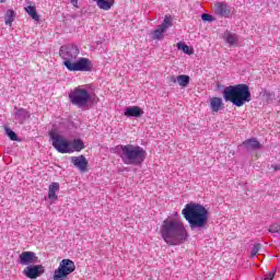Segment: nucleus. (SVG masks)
<instances>
[{
	"label": "nucleus",
	"mask_w": 280,
	"mask_h": 280,
	"mask_svg": "<svg viewBox=\"0 0 280 280\" xmlns=\"http://www.w3.org/2000/svg\"><path fill=\"white\" fill-rule=\"evenodd\" d=\"M162 240L168 246H180L184 242H187L189 235L185 223L178 219L167 218L162 222L160 228Z\"/></svg>",
	"instance_id": "f257e3e1"
},
{
	"label": "nucleus",
	"mask_w": 280,
	"mask_h": 280,
	"mask_svg": "<svg viewBox=\"0 0 280 280\" xmlns=\"http://www.w3.org/2000/svg\"><path fill=\"white\" fill-rule=\"evenodd\" d=\"M59 56L68 71H91L93 69V63L88 58L81 57L78 59L80 49L73 44L61 46Z\"/></svg>",
	"instance_id": "f03ea898"
},
{
	"label": "nucleus",
	"mask_w": 280,
	"mask_h": 280,
	"mask_svg": "<svg viewBox=\"0 0 280 280\" xmlns=\"http://www.w3.org/2000/svg\"><path fill=\"white\" fill-rule=\"evenodd\" d=\"M182 215L188 222L191 231H196V229L202 231L209 224V210L200 203H187L182 210Z\"/></svg>",
	"instance_id": "7ed1b4c3"
},
{
	"label": "nucleus",
	"mask_w": 280,
	"mask_h": 280,
	"mask_svg": "<svg viewBox=\"0 0 280 280\" xmlns=\"http://www.w3.org/2000/svg\"><path fill=\"white\" fill-rule=\"evenodd\" d=\"M125 165H141L145 161L147 153L143 148L135 144H119L114 148Z\"/></svg>",
	"instance_id": "20e7f679"
},
{
	"label": "nucleus",
	"mask_w": 280,
	"mask_h": 280,
	"mask_svg": "<svg viewBox=\"0 0 280 280\" xmlns=\"http://www.w3.org/2000/svg\"><path fill=\"white\" fill-rule=\"evenodd\" d=\"M223 98L225 102H231L234 106H237V108L253 100L250 88L244 83L224 88Z\"/></svg>",
	"instance_id": "39448f33"
},
{
	"label": "nucleus",
	"mask_w": 280,
	"mask_h": 280,
	"mask_svg": "<svg viewBox=\"0 0 280 280\" xmlns=\"http://www.w3.org/2000/svg\"><path fill=\"white\" fill-rule=\"evenodd\" d=\"M49 137L52 141V147L60 154H73V152H82L84 142L80 139H74L72 142L62 137L57 131L51 130Z\"/></svg>",
	"instance_id": "423d86ee"
},
{
	"label": "nucleus",
	"mask_w": 280,
	"mask_h": 280,
	"mask_svg": "<svg viewBox=\"0 0 280 280\" xmlns=\"http://www.w3.org/2000/svg\"><path fill=\"white\" fill-rule=\"evenodd\" d=\"M69 100L73 106L84 108L91 102V93L84 88H75L69 93Z\"/></svg>",
	"instance_id": "0eeeda50"
},
{
	"label": "nucleus",
	"mask_w": 280,
	"mask_h": 280,
	"mask_svg": "<svg viewBox=\"0 0 280 280\" xmlns=\"http://www.w3.org/2000/svg\"><path fill=\"white\" fill-rule=\"evenodd\" d=\"M72 272H75V262L71 259H62L54 271L52 280H67Z\"/></svg>",
	"instance_id": "6e6552de"
},
{
	"label": "nucleus",
	"mask_w": 280,
	"mask_h": 280,
	"mask_svg": "<svg viewBox=\"0 0 280 280\" xmlns=\"http://www.w3.org/2000/svg\"><path fill=\"white\" fill-rule=\"evenodd\" d=\"M170 27H172V18L165 15L163 23L159 25L158 28L151 33L152 39L163 40V38H165L164 32H167Z\"/></svg>",
	"instance_id": "1a4fd4ad"
},
{
	"label": "nucleus",
	"mask_w": 280,
	"mask_h": 280,
	"mask_svg": "<svg viewBox=\"0 0 280 280\" xmlns=\"http://www.w3.org/2000/svg\"><path fill=\"white\" fill-rule=\"evenodd\" d=\"M214 14L223 19H231L233 16V8L225 1L217 2L214 4Z\"/></svg>",
	"instance_id": "9d476101"
},
{
	"label": "nucleus",
	"mask_w": 280,
	"mask_h": 280,
	"mask_svg": "<svg viewBox=\"0 0 280 280\" xmlns=\"http://www.w3.org/2000/svg\"><path fill=\"white\" fill-rule=\"evenodd\" d=\"M23 275L27 277V279H38L42 275H45V267L42 265H31L27 266L23 270Z\"/></svg>",
	"instance_id": "9b49d317"
},
{
	"label": "nucleus",
	"mask_w": 280,
	"mask_h": 280,
	"mask_svg": "<svg viewBox=\"0 0 280 280\" xmlns=\"http://www.w3.org/2000/svg\"><path fill=\"white\" fill-rule=\"evenodd\" d=\"M38 261V256L34 252H23L20 254V264L22 266H32V264H36Z\"/></svg>",
	"instance_id": "f8f14e48"
},
{
	"label": "nucleus",
	"mask_w": 280,
	"mask_h": 280,
	"mask_svg": "<svg viewBox=\"0 0 280 280\" xmlns=\"http://www.w3.org/2000/svg\"><path fill=\"white\" fill-rule=\"evenodd\" d=\"M71 163L78 167L79 172H86V167H89V161L84 155L71 156Z\"/></svg>",
	"instance_id": "ddd939ff"
},
{
	"label": "nucleus",
	"mask_w": 280,
	"mask_h": 280,
	"mask_svg": "<svg viewBox=\"0 0 280 280\" xmlns=\"http://www.w3.org/2000/svg\"><path fill=\"white\" fill-rule=\"evenodd\" d=\"M210 108L212 113H220L224 108V102L221 97H212L210 100Z\"/></svg>",
	"instance_id": "4468645a"
},
{
	"label": "nucleus",
	"mask_w": 280,
	"mask_h": 280,
	"mask_svg": "<svg viewBox=\"0 0 280 280\" xmlns=\"http://www.w3.org/2000/svg\"><path fill=\"white\" fill-rule=\"evenodd\" d=\"M14 119L18 121V124H25L26 119H30V112L23 108L16 109Z\"/></svg>",
	"instance_id": "2eb2a0df"
},
{
	"label": "nucleus",
	"mask_w": 280,
	"mask_h": 280,
	"mask_svg": "<svg viewBox=\"0 0 280 280\" xmlns=\"http://www.w3.org/2000/svg\"><path fill=\"white\" fill-rule=\"evenodd\" d=\"M143 109L139 106H129L125 109V117H141Z\"/></svg>",
	"instance_id": "dca6fc26"
},
{
	"label": "nucleus",
	"mask_w": 280,
	"mask_h": 280,
	"mask_svg": "<svg viewBox=\"0 0 280 280\" xmlns=\"http://www.w3.org/2000/svg\"><path fill=\"white\" fill-rule=\"evenodd\" d=\"M243 145L246 150H259L261 148V143H259L255 138L245 140Z\"/></svg>",
	"instance_id": "f3484780"
},
{
	"label": "nucleus",
	"mask_w": 280,
	"mask_h": 280,
	"mask_svg": "<svg viewBox=\"0 0 280 280\" xmlns=\"http://www.w3.org/2000/svg\"><path fill=\"white\" fill-rule=\"evenodd\" d=\"M60 190V184L52 183L48 188V198L49 200H58V196H56V191Z\"/></svg>",
	"instance_id": "a211bd4d"
},
{
	"label": "nucleus",
	"mask_w": 280,
	"mask_h": 280,
	"mask_svg": "<svg viewBox=\"0 0 280 280\" xmlns=\"http://www.w3.org/2000/svg\"><path fill=\"white\" fill-rule=\"evenodd\" d=\"M115 3V0H96V5L101 10L108 11L110 8H113V4Z\"/></svg>",
	"instance_id": "6ab92c4d"
},
{
	"label": "nucleus",
	"mask_w": 280,
	"mask_h": 280,
	"mask_svg": "<svg viewBox=\"0 0 280 280\" xmlns=\"http://www.w3.org/2000/svg\"><path fill=\"white\" fill-rule=\"evenodd\" d=\"M225 40L230 47H233V45H236L237 40H240V37H237V34L226 33Z\"/></svg>",
	"instance_id": "aec40b11"
},
{
	"label": "nucleus",
	"mask_w": 280,
	"mask_h": 280,
	"mask_svg": "<svg viewBox=\"0 0 280 280\" xmlns=\"http://www.w3.org/2000/svg\"><path fill=\"white\" fill-rule=\"evenodd\" d=\"M25 12L28 13V16H31L33 21H40V16L36 13V8L28 5L25 8Z\"/></svg>",
	"instance_id": "412c9836"
},
{
	"label": "nucleus",
	"mask_w": 280,
	"mask_h": 280,
	"mask_svg": "<svg viewBox=\"0 0 280 280\" xmlns=\"http://www.w3.org/2000/svg\"><path fill=\"white\" fill-rule=\"evenodd\" d=\"M177 84H179L184 89H185V86H188L189 85V75H187V74L177 75Z\"/></svg>",
	"instance_id": "4be33fe9"
},
{
	"label": "nucleus",
	"mask_w": 280,
	"mask_h": 280,
	"mask_svg": "<svg viewBox=\"0 0 280 280\" xmlns=\"http://www.w3.org/2000/svg\"><path fill=\"white\" fill-rule=\"evenodd\" d=\"M177 49H180L182 51H184V54H187L188 56H191V54H194V50L185 45L184 43H177Z\"/></svg>",
	"instance_id": "5701e85b"
},
{
	"label": "nucleus",
	"mask_w": 280,
	"mask_h": 280,
	"mask_svg": "<svg viewBox=\"0 0 280 280\" xmlns=\"http://www.w3.org/2000/svg\"><path fill=\"white\" fill-rule=\"evenodd\" d=\"M14 22V12L12 10H8L4 18L5 25H12Z\"/></svg>",
	"instance_id": "b1692460"
},
{
	"label": "nucleus",
	"mask_w": 280,
	"mask_h": 280,
	"mask_svg": "<svg viewBox=\"0 0 280 280\" xmlns=\"http://www.w3.org/2000/svg\"><path fill=\"white\" fill-rule=\"evenodd\" d=\"M5 135H8L9 139H11V141H18L19 137L16 136V132H14L12 129L10 128H5Z\"/></svg>",
	"instance_id": "393cba45"
},
{
	"label": "nucleus",
	"mask_w": 280,
	"mask_h": 280,
	"mask_svg": "<svg viewBox=\"0 0 280 280\" xmlns=\"http://www.w3.org/2000/svg\"><path fill=\"white\" fill-rule=\"evenodd\" d=\"M269 233H273L275 235H280V224L273 223L269 229Z\"/></svg>",
	"instance_id": "a878e982"
},
{
	"label": "nucleus",
	"mask_w": 280,
	"mask_h": 280,
	"mask_svg": "<svg viewBox=\"0 0 280 280\" xmlns=\"http://www.w3.org/2000/svg\"><path fill=\"white\" fill-rule=\"evenodd\" d=\"M259 250H261V244L257 243L252 249L250 257H257V253H259Z\"/></svg>",
	"instance_id": "bb28decb"
},
{
	"label": "nucleus",
	"mask_w": 280,
	"mask_h": 280,
	"mask_svg": "<svg viewBox=\"0 0 280 280\" xmlns=\"http://www.w3.org/2000/svg\"><path fill=\"white\" fill-rule=\"evenodd\" d=\"M201 19H202V21H208V23H211V22L214 21L213 15L208 14V13H203V14L201 15Z\"/></svg>",
	"instance_id": "cd10ccee"
},
{
	"label": "nucleus",
	"mask_w": 280,
	"mask_h": 280,
	"mask_svg": "<svg viewBox=\"0 0 280 280\" xmlns=\"http://www.w3.org/2000/svg\"><path fill=\"white\" fill-rule=\"evenodd\" d=\"M275 279V271L269 272L266 277L265 280H273Z\"/></svg>",
	"instance_id": "c85d7f7f"
},
{
	"label": "nucleus",
	"mask_w": 280,
	"mask_h": 280,
	"mask_svg": "<svg viewBox=\"0 0 280 280\" xmlns=\"http://www.w3.org/2000/svg\"><path fill=\"white\" fill-rule=\"evenodd\" d=\"M168 80H170V82H172L173 84L178 83V77L172 75V77H170Z\"/></svg>",
	"instance_id": "c756f323"
},
{
	"label": "nucleus",
	"mask_w": 280,
	"mask_h": 280,
	"mask_svg": "<svg viewBox=\"0 0 280 280\" xmlns=\"http://www.w3.org/2000/svg\"><path fill=\"white\" fill-rule=\"evenodd\" d=\"M70 2L74 8H78V0H71Z\"/></svg>",
	"instance_id": "7c9ffc66"
},
{
	"label": "nucleus",
	"mask_w": 280,
	"mask_h": 280,
	"mask_svg": "<svg viewBox=\"0 0 280 280\" xmlns=\"http://www.w3.org/2000/svg\"><path fill=\"white\" fill-rule=\"evenodd\" d=\"M275 172L279 171L280 170V166L279 165H272Z\"/></svg>",
	"instance_id": "2f4dec72"
},
{
	"label": "nucleus",
	"mask_w": 280,
	"mask_h": 280,
	"mask_svg": "<svg viewBox=\"0 0 280 280\" xmlns=\"http://www.w3.org/2000/svg\"><path fill=\"white\" fill-rule=\"evenodd\" d=\"M0 3H5V0H0Z\"/></svg>",
	"instance_id": "473e14b6"
}]
</instances>
